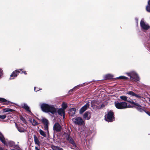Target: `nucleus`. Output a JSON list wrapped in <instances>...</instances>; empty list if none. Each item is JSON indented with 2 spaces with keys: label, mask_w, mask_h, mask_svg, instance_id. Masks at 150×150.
I'll use <instances>...</instances> for the list:
<instances>
[{
  "label": "nucleus",
  "mask_w": 150,
  "mask_h": 150,
  "mask_svg": "<svg viewBox=\"0 0 150 150\" xmlns=\"http://www.w3.org/2000/svg\"><path fill=\"white\" fill-rule=\"evenodd\" d=\"M40 107L42 110L46 113L50 112L54 114L57 112V109L53 105L42 103L40 104Z\"/></svg>",
  "instance_id": "1"
},
{
  "label": "nucleus",
  "mask_w": 150,
  "mask_h": 150,
  "mask_svg": "<svg viewBox=\"0 0 150 150\" xmlns=\"http://www.w3.org/2000/svg\"><path fill=\"white\" fill-rule=\"evenodd\" d=\"M115 107L118 109H123L129 108L132 107L131 106H129L128 105L127 103L124 102H115Z\"/></svg>",
  "instance_id": "2"
},
{
  "label": "nucleus",
  "mask_w": 150,
  "mask_h": 150,
  "mask_svg": "<svg viewBox=\"0 0 150 150\" xmlns=\"http://www.w3.org/2000/svg\"><path fill=\"white\" fill-rule=\"evenodd\" d=\"M126 74L128 76L130 77L131 80L135 81H139V78L137 74L134 71H132L126 73Z\"/></svg>",
  "instance_id": "3"
},
{
  "label": "nucleus",
  "mask_w": 150,
  "mask_h": 150,
  "mask_svg": "<svg viewBox=\"0 0 150 150\" xmlns=\"http://www.w3.org/2000/svg\"><path fill=\"white\" fill-rule=\"evenodd\" d=\"M105 119L108 122H112L114 120V117L113 112L110 110L105 115Z\"/></svg>",
  "instance_id": "4"
},
{
  "label": "nucleus",
  "mask_w": 150,
  "mask_h": 150,
  "mask_svg": "<svg viewBox=\"0 0 150 150\" xmlns=\"http://www.w3.org/2000/svg\"><path fill=\"white\" fill-rule=\"evenodd\" d=\"M72 121L76 125H81L84 124V121L81 117H75L73 119Z\"/></svg>",
  "instance_id": "5"
},
{
  "label": "nucleus",
  "mask_w": 150,
  "mask_h": 150,
  "mask_svg": "<svg viewBox=\"0 0 150 150\" xmlns=\"http://www.w3.org/2000/svg\"><path fill=\"white\" fill-rule=\"evenodd\" d=\"M140 25L142 29L143 30H147L150 28L148 24L145 22L143 19L140 21Z\"/></svg>",
  "instance_id": "6"
},
{
  "label": "nucleus",
  "mask_w": 150,
  "mask_h": 150,
  "mask_svg": "<svg viewBox=\"0 0 150 150\" xmlns=\"http://www.w3.org/2000/svg\"><path fill=\"white\" fill-rule=\"evenodd\" d=\"M41 120L44 125V130L46 131L47 134H49L48 131L49 122L48 120L45 118H43Z\"/></svg>",
  "instance_id": "7"
},
{
  "label": "nucleus",
  "mask_w": 150,
  "mask_h": 150,
  "mask_svg": "<svg viewBox=\"0 0 150 150\" xmlns=\"http://www.w3.org/2000/svg\"><path fill=\"white\" fill-rule=\"evenodd\" d=\"M4 142L3 144L7 146H9L10 147L14 146V148L16 149L18 148V145H15V143L13 141L6 140L4 141Z\"/></svg>",
  "instance_id": "8"
},
{
  "label": "nucleus",
  "mask_w": 150,
  "mask_h": 150,
  "mask_svg": "<svg viewBox=\"0 0 150 150\" xmlns=\"http://www.w3.org/2000/svg\"><path fill=\"white\" fill-rule=\"evenodd\" d=\"M53 129L54 130L59 132L61 131L62 127L59 123L56 122L53 126Z\"/></svg>",
  "instance_id": "9"
},
{
  "label": "nucleus",
  "mask_w": 150,
  "mask_h": 150,
  "mask_svg": "<svg viewBox=\"0 0 150 150\" xmlns=\"http://www.w3.org/2000/svg\"><path fill=\"white\" fill-rule=\"evenodd\" d=\"M90 106L89 103H87L84 106H83L80 109L79 113L80 114H82L84 111L87 110Z\"/></svg>",
  "instance_id": "10"
},
{
  "label": "nucleus",
  "mask_w": 150,
  "mask_h": 150,
  "mask_svg": "<svg viewBox=\"0 0 150 150\" xmlns=\"http://www.w3.org/2000/svg\"><path fill=\"white\" fill-rule=\"evenodd\" d=\"M20 73V71L17 70L14 71L13 73L10 75V80L13 79L16 77L19 73Z\"/></svg>",
  "instance_id": "11"
},
{
  "label": "nucleus",
  "mask_w": 150,
  "mask_h": 150,
  "mask_svg": "<svg viewBox=\"0 0 150 150\" xmlns=\"http://www.w3.org/2000/svg\"><path fill=\"white\" fill-rule=\"evenodd\" d=\"M21 106L23 108L25 109L26 111L29 112L31 113L29 107L26 103H22L21 104Z\"/></svg>",
  "instance_id": "12"
},
{
  "label": "nucleus",
  "mask_w": 150,
  "mask_h": 150,
  "mask_svg": "<svg viewBox=\"0 0 150 150\" xmlns=\"http://www.w3.org/2000/svg\"><path fill=\"white\" fill-rule=\"evenodd\" d=\"M58 114L61 116H63V118H64L65 117V111L64 109L62 108H59L57 110Z\"/></svg>",
  "instance_id": "13"
},
{
  "label": "nucleus",
  "mask_w": 150,
  "mask_h": 150,
  "mask_svg": "<svg viewBox=\"0 0 150 150\" xmlns=\"http://www.w3.org/2000/svg\"><path fill=\"white\" fill-rule=\"evenodd\" d=\"M91 115L90 113L89 112H87L84 113L83 117L84 119L88 120L91 118Z\"/></svg>",
  "instance_id": "14"
},
{
  "label": "nucleus",
  "mask_w": 150,
  "mask_h": 150,
  "mask_svg": "<svg viewBox=\"0 0 150 150\" xmlns=\"http://www.w3.org/2000/svg\"><path fill=\"white\" fill-rule=\"evenodd\" d=\"M34 140L35 144L40 146V142L38 138L35 135H34Z\"/></svg>",
  "instance_id": "15"
},
{
  "label": "nucleus",
  "mask_w": 150,
  "mask_h": 150,
  "mask_svg": "<svg viewBox=\"0 0 150 150\" xmlns=\"http://www.w3.org/2000/svg\"><path fill=\"white\" fill-rule=\"evenodd\" d=\"M113 77V75L108 74L103 76V78L105 79H111Z\"/></svg>",
  "instance_id": "16"
},
{
  "label": "nucleus",
  "mask_w": 150,
  "mask_h": 150,
  "mask_svg": "<svg viewBox=\"0 0 150 150\" xmlns=\"http://www.w3.org/2000/svg\"><path fill=\"white\" fill-rule=\"evenodd\" d=\"M76 111V109L75 108H72L70 109L69 112L70 115L71 116H73L75 114Z\"/></svg>",
  "instance_id": "17"
},
{
  "label": "nucleus",
  "mask_w": 150,
  "mask_h": 150,
  "mask_svg": "<svg viewBox=\"0 0 150 150\" xmlns=\"http://www.w3.org/2000/svg\"><path fill=\"white\" fill-rule=\"evenodd\" d=\"M13 110L9 108H5L3 109V112H12L14 111Z\"/></svg>",
  "instance_id": "18"
},
{
  "label": "nucleus",
  "mask_w": 150,
  "mask_h": 150,
  "mask_svg": "<svg viewBox=\"0 0 150 150\" xmlns=\"http://www.w3.org/2000/svg\"><path fill=\"white\" fill-rule=\"evenodd\" d=\"M30 122L32 123V125L34 126H35L38 124V123L34 119L30 118L29 119Z\"/></svg>",
  "instance_id": "19"
},
{
  "label": "nucleus",
  "mask_w": 150,
  "mask_h": 150,
  "mask_svg": "<svg viewBox=\"0 0 150 150\" xmlns=\"http://www.w3.org/2000/svg\"><path fill=\"white\" fill-rule=\"evenodd\" d=\"M69 141V143L72 145V146L74 147L73 149L75 148L76 147V144L73 139H71Z\"/></svg>",
  "instance_id": "20"
},
{
  "label": "nucleus",
  "mask_w": 150,
  "mask_h": 150,
  "mask_svg": "<svg viewBox=\"0 0 150 150\" xmlns=\"http://www.w3.org/2000/svg\"><path fill=\"white\" fill-rule=\"evenodd\" d=\"M5 139L2 134L0 132V140L2 142L4 143Z\"/></svg>",
  "instance_id": "21"
},
{
  "label": "nucleus",
  "mask_w": 150,
  "mask_h": 150,
  "mask_svg": "<svg viewBox=\"0 0 150 150\" xmlns=\"http://www.w3.org/2000/svg\"><path fill=\"white\" fill-rule=\"evenodd\" d=\"M40 134L44 137H45L46 136V132L43 131L42 130L40 129L39 130Z\"/></svg>",
  "instance_id": "22"
},
{
  "label": "nucleus",
  "mask_w": 150,
  "mask_h": 150,
  "mask_svg": "<svg viewBox=\"0 0 150 150\" xmlns=\"http://www.w3.org/2000/svg\"><path fill=\"white\" fill-rule=\"evenodd\" d=\"M16 127L18 131L20 132H24L25 131V129L22 127H18L17 126Z\"/></svg>",
  "instance_id": "23"
},
{
  "label": "nucleus",
  "mask_w": 150,
  "mask_h": 150,
  "mask_svg": "<svg viewBox=\"0 0 150 150\" xmlns=\"http://www.w3.org/2000/svg\"><path fill=\"white\" fill-rule=\"evenodd\" d=\"M120 98L125 101L128 102L129 100H127V97L125 96H120Z\"/></svg>",
  "instance_id": "24"
},
{
  "label": "nucleus",
  "mask_w": 150,
  "mask_h": 150,
  "mask_svg": "<svg viewBox=\"0 0 150 150\" xmlns=\"http://www.w3.org/2000/svg\"><path fill=\"white\" fill-rule=\"evenodd\" d=\"M0 101L5 103V104L6 105H8V103L10 102L9 101H7L6 99L2 98H0Z\"/></svg>",
  "instance_id": "25"
},
{
  "label": "nucleus",
  "mask_w": 150,
  "mask_h": 150,
  "mask_svg": "<svg viewBox=\"0 0 150 150\" xmlns=\"http://www.w3.org/2000/svg\"><path fill=\"white\" fill-rule=\"evenodd\" d=\"M116 79H121L126 80L128 79V78L124 76H121L117 77Z\"/></svg>",
  "instance_id": "26"
},
{
  "label": "nucleus",
  "mask_w": 150,
  "mask_h": 150,
  "mask_svg": "<svg viewBox=\"0 0 150 150\" xmlns=\"http://www.w3.org/2000/svg\"><path fill=\"white\" fill-rule=\"evenodd\" d=\"M146 8L147 11L150 12V0L148 2V5L146 6Z\"/></svg>",
  "instance_id": "27"
},
{
  "label": "nucleus",
  "mask_w": 150,
  "mask_h": 150,
  "mask_svg": "<svg viewBox=\"0 0 150 150\" xmlns=\"http://www.w3.org/2000/svg\"><path fill=\"white\" fill-rule=\"evenodd\" d=\"M137 109L140 112H142L143 111H144V109L142 108V107L140 105L139 106V107H136Z\"/></svg>",
  "instance_id": "28"
},
{
  "label": "nucleus",
  "mask_w": 150,
  "mask_h": 150,
  "mask_svg": "<svg viewBox=\"0 0 150 150\" xmlns=\"http://www.w3.org/2000/svg\"><path fill=\"white\" fill-rule=\"evenodd\" d=\"M127 94L132 96H134L135 95V93L132 91H129L127 93Z\"/></svg>",
  "instance_id": "29"
},
{
  "label": "nucleus",
  "mask_w": 150,
  "mask_h": 150,
  "mask_svg": "<svg viewBox=\"0 0 150 150\" xmlns=\"http://www.w3.org/2000/svg\"><path fill=\"white\" fill-rule=\"evenodd\" d=\"M65 137L66 138V139L69 141L72 138L69 136V135L67 134H65Z\"/></svg>",
  "instance_id": "30"
},
{
  "label": "nucleus",
  "mask_w": 150,
  "mask_h": 150,
  "mask_svg": "<svg viewBox=\"0 0 150 150\" xmlns=\"http://www.w3.org/2000/svg\"><path fill=\"white\" fill-rule=\"evenodd\" d=\"M67 107V103H63L62 105V109L65 110Z\"/></svg>",
  "instance_id": "31"
},
{
  "label": "nucleus",
  "mask_w": 150,
  "mask_h": 150,
  "mask_svg": "<svg viewBox=\"0 0 150 150\" xmlns=\"http://www.w3.org/2000/svg\"><path fill=\"white\" fill-rule=\"evenodd\" d=\"M81 86V85H79L74 87L73 88L70 90L69 92L72 91L74 89H77L79 88V87Z\"/></svg>",
  "instance_id": "32"
},
{
  "label": "nucleus",
  "mask_w": 150,
  "mask_h": 150,
  "mask_svg": "<svg viewBox=\"0 0 150 150\" xmlns=\"http://www.w3.org/2000/svg\"><path fill=\"white\" fill-rule=\"evenodd\" d=\"M51 148L52 149L55 150L58 149L59 147L57 146H56L54 145H52L51 146Z\"/></svg>",
  "instance_id": "33"
},
{
  "label": "nucleus",
  "mask_w": 150,
  "mask_h": 150,
  "mask_svg": "<svg viewBox=\"0 0 150 150\" xmlns=\"http://www.w3.org/2000/svg\"><path fill=\"white\" fill-rule=\"evenodd\" d=\"M6 117V116L5 115H0V118L2 119H4Z\"/></svg>",
  "instance_id": "34"
},
{
  "label": "nucleus",
  "mask_w": 150,
  "mask_h": 150,
  "mask_svg": "<svg viewBox=\"0 0 150 150\" xmlns=\"http://www.w3.org/2000/svg\"><path fill=\"white\" fill-rule=\"evenodd\" d=\"M21 119L22 121H23V122L24 123H26V121L25 119L23 118V117H21Z\"/></svg>",
  "instance_id": "35"
},
{
  "label": "nucleus",
  "mask_w": 150,
  "mask_h": 150,
  "mask_svg": "<svg viewBox=\"0 0 150 150\" xmlns=\"http://www.w3.org/2000/svg\"><path fill=\"white\" fill-rule=\"evenodd\" d=\"M128 102H129L132 104H133L135 105V103L132 100L130 99V100H129V101H128Z\"/></svg>",
  "instance_id": "36"
},
{
  "label": "nucleus",
  "mask_w": 150,
  "mask_h": 150,
  "mask_svg": "<svg viewBox=\"0 0 150 150\" xmlns=\"http://www.w3.org/2000/svg\"><path fill=\"white\" fill-rule=\"evenodd\" d=\"M18 71H20V72H21V71L22 72H21V74L23 73L25 74H27L26 71H23L22 69H18Z\"/></svg>",
  "instance_id": "37"
},
{
  "label": "nucleus",
  "mask_w": 150,
  "mask_h": 150,
  "mask_svg": "<svg viewBox=\"0 0 150 150\" xmlns=\"http://www.w3.org/2000/svg\"><path fill=\"white\" fill-rule=\"evenodd\" d=\"M3 71L1 69H0V79L1 78V76L3 75Z\"/></svg>",
  "instance_id": "38"
},
{
  "label": "nucleus",
  "mask_w": 150,
  "mask_h": 150,
  "mask_svg": "<svg viewBox=\"0 0 150 150\" xmlns=\"http://www.w3.org/2000/svg\"><path fill=\"white\" fill-rule=\"evenodd\" d=\"M135 96L137 98H139L141 97V96L138 95H137V94L135 93V95L134 96Z\"/></svg>",
  "instance_id": "39"
},
{
  "label": "nucleus",
  "mask_w": 150,
  "mask_h": 150,
  "mask_svg": "<svg viewBox=\"0 0 150 150\" xmlns=\"http://www.w3.org/2000/svg\"><path fill=\"white\" fill-rule=\"evenodd\" d=\"M135 105H136L137 107H139V106H140V105H139L138 103H135Z\"/></svg>",
  "instance_id": "40"
},
{
  "label": "nucleus",
  "mask_w": 150,
  "mask_h": 150,
  "mask_svg": "<svg viewBox=\"0 0 150 150\" xmlns=\"http://www.w3.org/2000/svg\"><path fill=\"white\" fill-rule=\"evenodd\" d=\"M149 116H150V112H149L148 111L145 112Z\"/></svg>",
  "instance_id": "41"
},
{
  "label": "nucleus",
  "mask_w": 150,
  "mask_h": 150,
  "mask_svg": "<svg viewBox=\"0 0 150 150\" xmlns=\"http://www.w3.org/2000/svg\"><path fill=\"white\" fill-rule=\"evenodd\" d=\"M35 149L36 150H40L39 149H38V148L37 147V146H35Z\"/></svg>",
  "instance_id": "42"
},
{
  "label": "nucleus",
  "mask_w": 150,
  "mask_h": 150,
  "mask_svg": "<svg viewBox=\"0 0 150 150\" xmlns=\"http://www.w3.org/2000/svg\"><path fill=\"white\" fill-rule=\"evenodd\" d=\"M36 88L35 87H34V91H35L37 92L39 90L38 89L37 90H36Z\"/></svg>",
  "instance_id": "43"
},
{
  "label": "nucleus",
  "mask_w": 150,
  "mask_h": 150,
  "mask_svg": "<svg viewBox=\"0 0 150 150\" xmlns=\"http://www.w3.org/2000/svg\"><path fill=\"white\" fill-rule=\"evenodd\" d=\"M135 20L137 21V23L138 22V19L137 18H136L135 19Z\"/></svg>",
  "instance_id": "44"
},
{
  "label": "nucleus",
  "mask_w": 150,
  "mask_h": 150,
  "mask_svg": "<svg viewBox=\"0 0 150 150\" xmlns=\"http://www.w3.org/2000/svg\"><path fill=\"white\" fill-rule=\"evenodd\" d=\"M0 150H4L2 147H0Z\"/></svg>",
  "instance_id": "45"
},
{
  "label": "nucleus",
  "mask_w": 150,
  "mask_h": 150,
  "mask_svg": "<svg viewBox=\"0 0 150 150\" xmlns=\"http://www.w3.org/2000/svg\"><path fill=\"white\" fill-rule=\"evenodd\" d=\"M104 106V105H101V107H103Z\"/></svg>",
  "instance_id": "46"
},
{
  "label": "nucleus",
  "mask_w": 150,
  "mask_h": 150,
  "mask_svg": "<svg viewBox=\"0 0 150 150\" xmlns=\"http://www.w3.org/2000/svg\"><path fill=\"white\" fill-rule=\"evenodd\" d=\"M11 150H15V149H11Z\"/></svg>",
  "instance_id": "47"
}]
</instances>
